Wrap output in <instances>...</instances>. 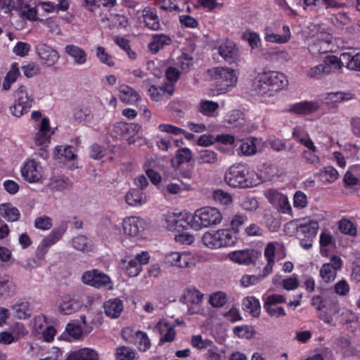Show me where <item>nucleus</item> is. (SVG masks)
I'll return each mask as SVG.
<instances>
[{
	"label": "nucleus",
	"instance_id": "obj_60",
	"mask_svg": "<svg viewBox=\"0 0 360 360\" xmlns=\"http://www.w3.org/2000/svg\"><path fill=\"white\" fill-rule=\"evenodd\" d=\"M248 221V217L243 214H236L233 216L231 222V229L233 230L234 233H238L240 229L243 225L245 224Z\"/></svg>",
	"mask_w": 360,
	"mask_h": 360
},
{
	"label": "nucleus",
	"instance_id": "obj_34",
	"mask_svg": "<svg viewBox=\"0 0 360 360\" xmlns=\"http://www.w3.org/2000/svg\"><path fill=\"white\" fill-rule=\"evenodd\" d=\"M172 43V39L165 34H155L152 36V40L148 44V49L152 53H156L165 46Z\"/></svg>",
	"mask_w": 360,
	"mask_h": 360
},
{
	"label": "nucleus",
	"instance_id": "obj_35",
	"mask_svg": "<svg viewBox=\"0 0 360 360\" xmlns=\"http://www.w3.org/2000/svg\"><path fill=\"white\" fill-rule=\"evenodd\" d=\"M142 15L146 25L150 30H158L161 25L156 11L150 7L143 10Z\"/></svg>",
	"mask_w": 360,
	"mask_h": 360
},
{
	"label": "nucleus",
	"instance_id": "obj_43",
	"mask_svg": "<svg viewBox=\"0 0 360 360\" xmlns=\"http://www.w3.org/2000/svg\"><path fill=\"white\" fill-rule=\"evenodd\" d=\"M15 101L25 106V108L30 109L33 99L29 96L27 88L25 86H20L15 93Z\"/></svg>",
	"mask_w": 360,
	"mask_h": 360
},
{
	"label": "nucleus",
	"instance_id": "obj_1",
	"mask_svg": "<svg viewBox=\"0 0 360 360\" xmlns=\"http://www.w3.org/2000/svg\"><path fill=\"white\" fill-rule=\"evenodd\" d=\"M226 184L233 188H248L262 182L261 176L246 165L231 166L225 173Z\"/></svg>",
	"mask_w": 360,
	"mask_h": 360
},
{
	"label": "nucleus",
	"instance_id": "obj_21",
	"mask_svg": "<svg viewBox=\"0 0 360 360\" xmlns=\"http://www.w3.org/2000/svg\"><path fill=\"white\" fill-rule=\"evenodd\" d=\"M342 261L338 256L333 255L330 262L322 265L320 269V276L326 283L333 281L337 275V271L342 268Z\"/></svg>",
	"mask_w": 360,
	"mask_h": 360
},
{
	"label": "nucleus",
	"instance_id": "obj_36",
	"mask_svg": "<svg viewBox=\"0 0 360 360\" xmlns=\"http://www.w3.org/2000/svg\"><path fill=\"white\" fill-rule=\"evenodd\" d=\"M66 360H98V354L94 349L84 347L71 352Z\"/></svg>",
	"mask_w": 360,
	"mask_h": 360
},
{
	"label": "nucleus",
	"instance_id": "obj_31",
	"mask_svg": "<svg viewBox=\"0 0 360 360\" xmlns=\"http://www.w3.org/2000/svg\"><path fill=\"white\" fill-rule=\"evenodd\" d=\"M83 334L82 326L76 321L70 322L67 324L65 331L59 338L69 342L77 340L81 338Z\"/></svg>",
	"mask_w": 360,
	"mask_h": 360
},
{
	"label": "nucleus",
	"instance_id": "obj_59",
	"mask_svg": "<svg viewBox=\"0 0 360 360\" xmlns=\"http://www.w3.org/2000/svg\"><path fill=\"white\" fill-rule=\"evenodd\" d=\"M134 357V350L128 347H120L116 350L117 360H133Z\"/></svg>",
	"mask_w": 360,
	"mask_h": 360
},
{
	"label": "nucleus",
	"instance_id": "obj_4",
	"mask_svg": "<svg viewBox=\"0 0 360 360\" xmlns=\"http://www.w3.org/2000/svg\"><path fill=\"white\" fill-rule=\"evenodd\" d=\"M201 240L207 248L217 250L234 245L237 238L231 229H220L204 233Z\"/></svg>",
	"mask_w": 360,
	"mask_h": 360
},
{
	"label": "nucleus",
	"instance_id": "obj_46",
	"mask_svg": "<svg viewBox=\"0 0 360 360\" xmlns=\"http://www.w3.org/2000/svg\"><path fill=\"white\" fill-rule=\"evenodd\" d=\"M217 160V153L214 150L205 149L198 153V162L199 164H214Z\"/></svg>",
	"mask_w": 360,
	"mask_h": 360
},
{
	"label": "nucleus",
	"instance_id": "obj_62",
	"mask_svg": "<svg viewBox=\"0 0 360 360\" xmlns=\"http://www.w3.org/2000/svg\"><path fill=\"white\" fill-rule=\"evenodd\" d=\"M243 115L237 110H231L226 116V122L231 126H238L243 123Z\"/></svg>",
	"mask_w": 360,
	"mask_h": 360
},
{
	"label": "nucleus",
	"instance_id": "obj_47",
	"mask_svg": "<svg viewBox=\"0 0 360 360\" xmlns=\"http://www.w3.org/2000/svg\"><path fill=\"white\" fill-rule=\"evenodd\" d=\"M294 139L302 145L312 146V140L309 137L307 131L301 126L296 127L292 132Z\"/></svg>",
	"mask_w": 360,
	"mask_h": 360
},
{
	"label": "nucleus",
	"instance_id": "obj_15",
	"mask_svg": "<svg viewBox=\"0 0 360 360\" xmlns=\"http://www.w3.org/2000/svg\"><path fill=\"white\" fill-rule=\"evenodd\" d=\"M261 253L253 248L235 250L229 253L227 257L233 262L240 265L254 264Z\"/></svg>",
	"mask_w": 360,
	"mask_h": 360
},
{
	"label": "nucleus",
	"instance_id": "obj_54",
	"mask_svg": "<svg viewBox=\"0 0 360 360\" xmlns=\"http://www.w3.org/2000/svg\"><path fill=\"white\" fill-rule=\"evenodd\" d=\"M74 116L78 122L86 123L91 122L94 117L91 111L87 108H76Z\"/></svg>",
	"mask_w": 360,
	"mask_h": 360
},
{
	"label": "nucleus",
	"instance_id": "obj_48",
	"mask_svg": "<svg viewBox=\"0 0 360 360\" xmlns=\"http://www.w3.org/2000/svg\"><path fill=\"white\" fill-rule=\"evenodd\" d=\"M319 176L323 182L333 183L338 179L339 174L333 167L327 166L320 172Z\"/></svg>",
	"mask_w": 360,
	"mask_h": 360
},
{
	"label": "nucleus",
	"instance_id": "obj_32",
	"mask_svg": "<svg viewBox=\"0 0 360 360\" xmlns=\"http://www.w3.org/2000/svg\"><path fill=\"white\" fill-rule=\"evenodd\" d=\"M119 92L120 99L126 104L133 105L141 99L139 94L128 85H120Z\"/></svg>",
	"mask_w": 360,
	"mask_h": 360
},
{
	"label": "nucleus",
	"instance_id": "obj_29",
	"mask_svg": "<svg viewBox=\"0 0 360 360\" xmlns=\"http://www.w3.org/2000/svg\"><path fill=\"white\" fill-rule=\"evenodd\" d=\"M124 309L123 302L118 298L110 299L103 304L105 314L110 319L118 318Z\"/></svg>",
	"mask_w": 360,
	"mask_h": 360
},
{
	"label": "nucleus",
	"instance_id": "obj_2",
	"mask_svg": "<svg viewBox=\"0 0 360 360\" xmlns=\"http://www.w3.org/2000/svg\"><path fill=\"white\" fill-rule=\"evenodd\" d=\"M288 85L287 77L282 72L264 70L259 72L255 78L254 86L259 95L272 96Z\"/></svg>",
	"mask_w": 360,
	"mask_h": 360
},
{
	"label": "nucleus",
	"instance_id": "obj_24",
	"mask_svg": "<svg viewBox=\"0 0 360 360\" xmlns=\"http://www.w3.org/2000/svg\"><path fill=\"white\" fill-rule=\"evenodd\" d=\"M203 294L195 288L188 289L182 295L180 301L188 307V311L193 314L197 311L193 309V307H198L201 304L203 300Z\"/></svg>",
	"mask_w": 360,
	"mask_h": 360
},
{
	"label": "nucleus",
	"instance_id": "obj_44",
	"mask_svg": "<svg viewBox=\"0 0 360 360\" xmlns=\"http://www.w3.org/2000/svg\"><path fill=\"white\" fill-rule=\"evenodd\" d=\"M305 147L307 148V150H304L302 153V158L304 162L312 165L319 163L320 158L318 155V149L314 145V143H312V146L307 145L305 146Z\"/></svg>",
	"mask_w": 360,
	"mask_h": 360
},
{
	"label": "nucleus",
	"instance_id": "obj_53",
	"mask_svg": "<svg viewBox=\"0 0 360 360\" xmlns=\"http://www.w3.org/2000/svg\"><path fill=\"white\" fill-rule=\"evenodd\" d=\"M20 75V71L16 65H12L11 70L7 73L3 82V88L4 90H9L11 84L15 82Z\"/></svg>",
	"mask_w": 360,
	"mask_h": 360
},
{
	"label": "nucleus",
	"instance_id": "obj_28",
	"mask_svg": "<svg viewBox=\"0 0 360 360\" xmlns=\"http://www.w3.org/2000/svg\"><path fill=\"white\" fill-rule=\"evenodd\" d=\"M219 54L227 61L235 59L238 56V49L234 42L229 39H222L218 46Z\"/></svg>",
	"mask_w": 360,
	"mask_h": 360
},
{
	"label": "nucleus",
	"instance_id": "obj_41",
	"mask_svg": "<svg viewBox=\"0 0 360 360\" xmlns=\"http://www.w3.org/2000/svg\"><path fill=\"white\" fill-rule=\"evenodd\" d=\"M219 107L217 102L202 100L199 103L198 111L207 117H216L218 115Z\"/></svg>",
	"mask_w": 360,
	"mask_h": 360
},
{
	"label": "nucleus",
	"instance_id": "obj_40",
	"mask_svg": "<svg viewBox=\"0 0 360 360\" xmlns=\"http://www.w3.org/2000/svg\"><path fill=\"white\" fill-rule=\"evenodd\" d=\"M260 140L250 137L243 141L240 146L241 153L246 156L253 155L257 152V147Z\"/></svg>",
	"mask_w": 360,
	"mask_h": 360
},
{
	"label": "nucleus",
	"instance_id": "obj_6",
	"mask_svg": "<svg viewBox=\"0 0 360 360\" xmlns=\"http://www.w3.org/2000/svg\"><path fill=\"white\" fill-rule=\"evenodd\" d=\"M212 76L215 80L216 88L221 93L229 91L236 86L238 82L235 70L229 68H215Z\"/></svg>",
	"mask_w": 360,
	"mask_h": 360
},
{
	"label": "nucleus",
	"instance_id": "obj_22",
	"mask_svg": "<svg viewBox=\"0 0 360 360\" xmlns=\"http://www.w3.org/2000/svg\"><path fill=\"white\" fill-rule=\"evenodd\" d=\"M137 126L134 124H128L126 122L117 123L114 127V131L116 133V138L124 139L129 144L135 143L134 136L136 134Z\"/></svg>",
	"mask_w": 360,
	"mask_h": 360
},
{
	"label": "nucleus",
	"instance_id": "obj_27",
	"mask_svg": "<svg viewBox=\"0 0 360 360\" xmlns=\"http://www.w3.org/2000/svg\"><path fill=\"white\" fill-rule=\"evenodd\" d=\"M64 51L76 65H83L88 60L86 51L77 45L68 44L65 46Z\"/></svg>",
	"mask_w": 360,
	"mask_h": 360
},
{
	"label": "nucleus",
	"instance_id": "obj_20",
	"mask_svg": "<svg viewBox=\"0 0 360 360\" xmlns=\"http://www.w3.org/2000/svg\"><path fill=\"white\" fill-rule=\"evenodd\" d=\"M53 134L49 124V120L47 117L41 118L39 131L34 136V143L40 149H44L49 146L50 139Z\"/></svg>",
	"mask_w": 360,
	"mask_h": 360
},
{
	"label": "nucleus",
	"instance_id": "obj_16",
	"mask_svg": "<svg viewBox=\"0 0 360 360\" xmlns=\"http://www.w3.org/2000/svg\"><path fill=\"white\" fill-rule=\"evenodd\" d=\"M82 306V302L74 294H65L58 301V311L63 315H70L78 311Z\"/></svg>",
	"mask_w": 360,
	"mask_h": 360
},
{
	"label": "nucleus",
	"instance_id": "obj_12",
	"mask_svg": "<svg viewBox=\"0 0 360 360\" xmlns=\"http://www.w3.org/2000/svg\"><path fill=\"white\" fill-rule=\"evenodd\" d=\"M82 280L84 284L96 288H105L107 290H112L113 288V283L110 278L97 269L84 272Z\"/></svg>",
	"mask_w": 360,
	"mask_h": 360
},
{
	"label": "nucleus",
	"instance_id": "obj_13",
	"mask_svg": "<svg viewBox=\"0 0 360 360\" xmlns=\"http://www.w3.org/2000/svg\"><path fill=\"white\" fill-rule=\"evenodd\" d=\"M165 260L168 265L179 269H189L196 264L194 255L188 252H172L165 256Z\"/></svg>",
	"mask_w": 360,
	"mask_h": 360
},
{
	"label": "nucleus",
	"instance_id": "obj_11",
	"mask_svg": "<svg viewBox=\"0 0 360 360\" xmlns=\"http://www.w3.org/2000/svg\"><path fill=\"white\" fill-rule=\"evenodd\" d=\"M319 226L316 221H309L305 224L297 225L294 221H290L285 226L284 231L286 234L292 236L296 234L299 237L313 238L317 234Z\"/></svg>",
	"mask_w": 360,
	"mask_h": 360
},
{
	"label": "nucleus",
	"instance_id": "obj_39",
	"mask_svg": "<svg viewBox=\"0 0 360 360\" xmlns=\"http://www.w3.org/2000/svg\"><path fill=\"white\" fill-rule=\"evenodd\" d=\"M243 308L252 316L257 317L260 314L261 306L258 299L253 296H248L243 300Z\"/></svg>",
	"mask_w": 360,
	"mask_h": 360
},
{
	"label": "nucleus",
	"instance_id": "obj_18",
	"mask_svg": "<svg viewBox=\"0 0 360 360\" xmlns=\"http://www.w3.org/2000/svg\"><path fill=\"white\" fill-rule=\"evenodd\" d=\"M145 221L136 216L125 217L122 221V229L124 235L129 237H136L144 230Z\"/></svg>",
	"mask_w": 360,
	"mask_h": 360
},
{
	"label": "nucleus",
	"instance_id": "obj_57",
	"mask_svg": "<svg viewBox=\"0 0 360 360\" xmlns=\"http://www.w3.org/2000/svg\"><path fill=\"white\" fill-rule=\"evenodd\" d=\"M148 92L152 100L159 101L163 99L164 96L167 94L171 96L173 93L172 91H166L164 87L152 86L149 88Z\"/></svg>",
	"mask_w": 360,
	"mask_h": 360
},
{
	"label": "nucleus",
	"instance_id": "obj_14",
	"mask_svg": "<svg viewBox=\"0 0 360 360\" xmlns=\"http://www.w3.org/2000/svg\"><path fill=\"white\" fill-rule=\"evenodd\" d=\"M268 201L283 214H290L292 207L287 195L275 188H269L264 193Z\"/></svg>",
	"mask_w": 360,
	"mask_h": 360
},
{
	"label": "nucleus",
	"instance_id": "obj_58",
	"mask_svg": "<svg viewBox=\"0 0 360 360\" xmlns=\"http://www.w3.org/2000/svg\"><path fill=\"white\" fill-rule=\"evenodd\" d=\"M212 341L208 339H202L200 335H193L191 339V345L198 349H207L212 345Z\"/></svg>",
	"mask_w": 360,
	"mask_h": 360
},
{
	"label": "nucleus",
	"instance_id": "obj_7",
	"mask_svg": "<svg viewBox=\"0 0 360 360\" xmlns=\"http://www.w3.org/2000/svg\"><path fill=\"white\" fill-rule=\"evenodd\" d=\"M22 179L30 184H41L46 179L45 169L35 160L25 161L20 168Z\"/></svg>",
	"mask_w": 360,
	"mask_h": 360
},
{
	"label": "nucleus",
	"instance_id": "obj_63",
	"mask_svg": "<svg viewBox=\"0 0 360 360\" xmlns=\"http://www.w3.org/2000/svg\"><path fill=\"white\" fill-rule=\"evenodd\" d=\"M233 333L240 338H252L255 334L254 330L249 326L244 325L236 326L233 328Z\"/></svg>",
	"mask_w": 360,
	"mask_h": 360
},
{
	"label": "nucleus",
	"instance_id": "obj_49",
	"mask_svg": "<svg viewBox=\"0 0 360 360\" xmlns=\"http://www.w3.org/2000/svg\"><path fill=\"white\" fill-rule=\"evenodd\" d=\"M14 316L19 319H25L30 316L29 303L22 302L14 304L12 307Z\"/></svg>",
	"mask_w": 360,
	"mask_h": 360
},
{
	"label": "nucleus",
	"instance_id": "obj_45",
	"mask_svg": "<svg viewBox=\"0 0 360 360\" xmlns=\"http://www.w3.org/2000/svg\"><path fill=\"white\" fill-rule=\"evenodd\" d=\"M134 342L141 352L147 351L151 346L150 339L146 333L137 330L134 334Z\"/></svg>",
	"mask_w": 360,
	"mask_h": 360
},
{
	"label": "nucleus",
	"instance_id": "obj_26",
	"mask_svg": "<svg viewBox=\"0 0 360 360\" xmlns=\"http://www.w3.org/2000/svg\"><path fill=\"white\" fill-rule=\"evenodd\" d=\"M319 105L315 101H304L289 105L288 112L300 115H307L316 112Z\"/></svg>",
	"mask_w": 360,
	"mask_h": 360
},
{
	"label": "nucleus",
	"instance_id": "obj_3",
	"mask_svg": "<svg viewBox=\"0 0 360 360\" xmlns=\"http://www.w3.org/2000/svg\"><path fill=\"white\" fill-rule=\"evenodd\" d=\"M190 229L200 231L218 226L223 219L220 210L214 207H204L190 213Z\"/></svg>",
	"mask_w": 360,
	"mask_h": 360
},
{
	"label": "nucleus",
	"instance_id": "obj_52",
	"mask_svg": "<svg viewBox=\"0 0 360 360\" xmlns=\"http://www.w3.org/2000/svg\"><path fill=\"white\" fill-rule=\"evenodd\" d=\"M96 56L98 60L109 67H113L115 64L113 57L110 55L102 46L96 48Z\"/></svg>",
	"mask_w": 360,
	"mask_h": 360
},
{
	"label": "nucleus",
	"instance_id": "obj_64",
	"mask_svg": "<svg viewBox=\"0 0 360 360\" xmlns=\"http://www.w3.org/2000/svg\"><path fill=\"white\" fill-rule=\"evenodd\" d=\"M245 233L249 237H261L264 235V228L257 223H251L245 229Z\"/></svg>",
	"mask_w": 360,
	"mask_h": 360
},
{
	"label": "nucleus",
	"instance_id": "obj_61",
	"mask_svg": "<svg viewBox=\"0 0 360 360\" xmlns=\"http://www.w3.org/2000/svg\"><path fill=\"white\" fill-rule=\"evenodd\" d=\"M339 229L344 234L355 236L357 233L356 227L351 221L343 219L339 221Z\"/></svg>",
	"mask_w": 360,
	"mask_h": 360
},
{
	"label": "nucleus",
	"instance_id": "obj_5",
	"mask_svg": "<svg viewBox=\"0 0 360 360\" xmlns=\"http://www.w3.org/2000/svg\"><path fill=\"white\" fill-rule=\"evenodd\" d=\"M311 304L320 311L319 318L328 324L333 322V316L338 314L340 311V304L337 300H325L319 295L312 297Z\"/></svg>",
	"mask_w": 360,
	"mask_h": 360
},
{
	"label": "nucleus",
	"instance_id": "obj_55",
	"mask_svg": "<svg viewBox=\"0 0 360 360\" xmlns=\"http://www.w3.org/2000/svg\"><path fill=\"white\" fill-rule=\"evenodd\" d=\"M56 156L60 160H71L75 158V155L73 152L72 147L58 146L56 148Z\"/></svg>",
	"mask_w": 360,
	"mask_h": 360
},
{
	"label": "nucleus",
	"instance_id": "obj_23",
	"mask_svg": "<svg viewBox=\"0 0 360 360\" xmlns=\"http://www.w3.org/2000/svg\"><path fill=\"white\" fill-rule=\"evenodd\" d=\"M37 51L41 63L49 67L56 63L60 58L59 53L56 49L45 44H39L37 48Z\"/></svg>",
	"mask_w": 360,
	"mask_h": 360
},
{
	"label": "nucleus",
	"instance_id": "obj_17",
	"mask_svg": "<svg viewBox=\"0 0 360 360\" xmlns=\"http://www.w3.org/2000/svg\"><path fill=\"white\" fill-rule=\"evenodd\" d=\"M332 39L331 34L328 32L318 33L313 42L309 45V51L314 55L333 51L330 46Z\"/></svg>",
	"mask_w": 360,
	"mask_h": 360
},
{
	"label": "nucleus",
	"instance_id": "obj_33",
	"mask_svg": "<svg viewBox=\"0 0 360 360\" xmlns=\"http://www.w3.org/2000/svg\"><path fill=\"white\" fill-rule=\"evenodd\" d=\"M352 98V94L349 92L336 91L325 94L321 100L328 105L335 106L338 103L349 101Z\"/></svg>",
	"mask_w": 360,
	"mask_h": 360
},
{
	"label": "nucleus",
	"instance_id": "obj_30",
	"mask_svg": "<svg viewBox=\"0 0 360 360\" xmlns=\"http://www.w3.org/2000/svg\"><path fill=\"white\" fill-rule=\"evenodd\" d=\"M125 201L131 207H141L148 201L146 193L137 188L130 189L125 195Z\"/></svg>",
	"mask_w": 360,
	"mask_h": 360
},
{
	"label": "nucleus",
	"instance_id": "obj_8",
	"mask_svg": "<svg viewBox=\"0 0 360 360\" xmlns=\"http://www.w3.org/2000/svg\"><path fill=\"white\" fill-rule=\"evenodd\" d=\"M190 213L167 212L162 215L161 223L169 231L190 229Z\"/></svg>",
	"mask_w": 360,
	"mask_h": 360
},
{
	"label": "nucleus",
	"instance_id": "obj_9",
	"mask_svg": "<svg viewBox=\"0 0 360 360\" xmlns=\"http://www.w3.org/2000/svg\"><path fill=\"white\" fill-rule=\"evenodd\" d=\"M342 67V63L337 56H329L326 58L322 63L309 68L307 75L311 78L320 79L335 70L341 69Z\"/></svg>",
	"mask_w": 360,
	"mask_h": 360
},
{
	"label": "nucleus",
	"instance_id": "obj_25",
	"mask_svg": "<svg viewBox=\"0 0 360 360\" xmlns=\"http://www.w3.org/2000/svg\"><path fill=\"white\" fill-rule=\"evenodd\" d=\"M64 231H65L62 229L52 230L49 235L44 238L39 245L37 250V255L39 257H43L48 249L60 239Z\"/></svg>",
	"mask_w": 360,
	"mask_h": 360
},
{
	"label": "nucleus",
	"instance_id": "obj_19",
	"mask_svg": "<svg viewBox=\"0 0 360 360\" xmlns=\"http://www.w3.org/2000/svg\"><path fill=\"white\" fill-rule=\"evenodd\" d=\"M285 297L278 294H274L266 297L264 303V308L271 316L279 317L285 316L283 307L278 304L285 302Z\"/></svg>",
	"mask_w": 360,
	"mask_h": 360
},
{
	"label": "nucleus",
	"instance_id": "obj_50",
	"mask_svg": "<svg viewBox=\"0 0 360 360\" xmlns=\"http://www.w3.org/2000/svg\"><path fill=\"white\" fill-rule=\"evenodd\" d=\"M193 158V152L188 148H181L176 152L175 160L176 161V167L181 165L188 163Z\"/></svg>",
	"mask_w": 360,
	"mask_h": 360
},
{
	"label": "nucleus",
	"instance_id": "obj_37",
	"mask_svg": "<svg viewBox=\"0 0 360 360\" xmlns=\"http://www.w3.org/2000/svg\"><path fill=\"white\" fill-rule=\"evenodd\" d=\"M342 66L344 63L346 64V67L352 70L360 71V52L353 55L351 53L344 52L340 54V57L338 58Z\"/></svg>",
	"mask_w": 360,
	"mask_h": 360
},
{
	"label": "nucleus",
	"instance_id": "obj_38",
	"mask_svg": "<svg viewBox=\"0 0 360 360\" xmlns=\"http://www.w3.org/2000/svg\"><path fill=\"white\" fill-rule=\"evenodd\" d=\"M0 214L8 221L13 222L20 219L19 210L11 203H2L0 205Z\"/></svg>",
	"mask_w": 360,
	"mask_h": 360
},
{
	"label": "nucleus",
	"instance_id": "obj_42",
	"mask_svg": "<svg viewBox=\"0 0 360 360\" xmlns=\"http://www.w3.org/2000/svg\"><path fill=\"white\" fill-rule=\"evenodd\" d=\"M122 268L129 277H136L139 276L142 271V266H141L140 264H138V262L134 260V258L128 261L122 259Z\"/></svg>",
	"mask_w": 360,
	"mask_h": 360
},
{
	"label": "nucleus",
	"instance_id": "obj_56",
	"mask_svg": "<svg viewBox=\"0 0 360 360\" xmlns=\"http://www.w3.org/2000/svg\"><path fill=\"white\" fill-rule=\"evenodd\" d=\"M293 207L297 210H302L307 207L308 199L307 195L300 191L295 193L292 199Z\"/></svg>",
	"mask_w": 360,
	"mask_h": 360
},
{
	"label": "nucleus",
	"instance_id": "obj_51",
	"mask_svg": "<svg viewBox=\"0 0 360 360\" xmlns=\"http://www.w3.org/2000/svg\"><path fill=\"white\" fill-rule=\"evenodd\" d=\"M212 198L215 202L223 205H229L233 202L231 195L221 189H217L213 191Z\"/></svg>",
	"mask_w": 360,
	"mask_h": 360
},
{
	"label": "nucleus",
	"instance_id": "obj_10",
	"mask_svg": "<svg viewBox=\"0 0 360 360\" xmlns=\"http://www.w3.org/2000/svg\"><path fill=\"white\" fill-rule=\"evenodd\" d=\"M264 38L266 41L271 44H286L291 39L290 29L288 25H283L280 30L277 23L271 24L264 28Z\"/></svg>",
	"mask_w": 360,
	"mask_h": 360
}]
</instances>
